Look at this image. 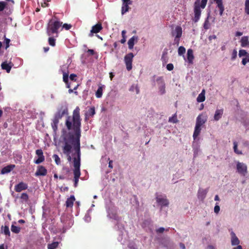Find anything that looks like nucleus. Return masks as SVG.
<instances>
[{"label": "nucleus", "mask_w": 249, "mask_h": 249, "mask_svg": "<svg viewBox=\"0 0 249 249\" xmlns=\"http://www.w3.org/2000/svg\"><path fill=\"white\" fill-rule=\"evenodd\" d=\"M80 108L77 107L72 112V116H68L65 121V125L69 132L68 141L71 142L75 152L80 151V137L82 119L80 115Z\"/></svg>", "instance_id": "obj_1"}, {"label": "nucleus", "mask_w": 249, "mask_h": 249, "mask_svg": "<svg viewBox=\"0 0 249 249\" xmlns=\"http://www.w3.org/2000/svg\"><path fill=\"white\" fill-rule=\"evenodd\" d=\"M62 22L58 19H51L48 23L46 33L48 36H52L55 34V37H58V29L62 26Z\"/></svg>", "instance_id": "obj_2"}, {"label": "nucleus", "mask_w": 249, "mask_h": 249, "mask_svg": "<svg viewBox=\"0 0 249 249\" xmlns=\"http://www.w3.org/2000/svg\"><path fill=\"white\" fill-rule=\"evenodd\" d=\"M76 157L73 158V174H74V186L76 187L77 183L79 180V178L81 175L80 172V160H81V152H75Z\"/></svg>", "instance_id": "obj_3"}, {"label": "nucleus", "mask_w": 249, "mask_h": 249, "mask_svg": "<svg viewBox=\"0 0 249 249\" xmlns=\"http://www.w3.org/2000/svg\"><path fill=\"white\" fill-rule=\"evenodd\" d=\"M208 0H202L200 4V0H196L194 3V18L193 21L197 22L200 17L201 11L200 8L204 9L205 8Z\"/></svg>", "instance_id": "obj_4"}, {"label": "nucleus", "mask_w": 249, "mask_h": 249, "mask_svg": "<svg viewBox=\"0 0 249 249\" xmlns=\"http://www.w3.org/2000/svg\"><path fill=\"white\" fill-rule=\"evenodd\" d=\"M68 113V108L66 106H62L61 108L58 110L55 114L52 123V127L54 131H56L57 129V124L59 123V120L61 119L65 114Z\"/></svg>", "instance_id": "obj_5"}, {"label": "nucleus", "mask_w": 249, "mask_h": 249, "mask_svg": "<svg viewBox=\"0 0 249 249\" xmlns=\"http://www.w3.org/2000/svg\"><path fill=\"white\" fill-rule=\"evenodd\" d=\"M65 143L63 147V152L64 154L67 155V160L69 161H71V157L70 155L71 150L72 148V146L71 144L69 143V141H68L67 138L65 137L64 138Z\"/></svg>", "instance_id": "obj_6"}, {"label": "nucleus", "mask_w": 249, "mask_h": 249, "mask_svg": "<svg viewBox=\"0 0 249 249\" xmlns=\"http://www.w3.org/2000/svg\"><path fill=\"white\" fill-rule=\"evenodd\" d=\"M133 57L134 55L133 53H130L125 55L124 57V60L126 65V69L128 71H130L132 68V63Z\"/></svg>", "instance_id": "obj_7"}, {"label": "nucleus", "mask_w": 249, "mask_h": 249, "mask_svg": "<svg viewBox=\"0 0 249 249\" xmlns=\"http://www.w3.org/2000/svg\"><path fill=\"white\" fill-rule=\"evenodd\" d=\"M156 82H157L159 92L161 95L165 93V84L163 77L160 76L157 78Z\"/></svg>", "instance_id": "obj_8"}, {"label": "nucleus", "mask_w": 249, "mask_h": 249, "mask_svg": "<svg viewBox=\"0 0 249 249\" xmlns=\"http://www.w3.org/2000/svg\"><path fill=\"white\" fill-rule=\"evenodd\" d=\"M236 169L238 173L245 176L248 173L247 166L246 164L238 161L236 164Z\"/></svg>", "instance_id": "obj_9"}, {"label": "nucleus", "mask_w": 249, "mask_h": 249, "mask_svg": "<svg viewBox=\"0 0 249 249\" xmlns=\"http://www.w3.org/2000/svg\"><path fill=\"white\" fill-rule=\"evenodd\" d=\"M156 201L161 206H168L169 205V201L166 196L158 195L156 196Z\"/></svg>", "instance_id": "obj_10"}, {"label": "nucleus", "mask_w": 249, "mask_h": 249, "mask_svg": "<svg viewBox=\"0 0 249 249\" xmlns=\"http://www.w3.org/2000/svg\"><path fill=\"white\" fill-rule=\"evenodd\" d=\"M207 115L202 113L200 114L196 118V124L202 126L207 122Z\"/></svg>", "instance_id": "obj_11"}, {"label": "nucleus", "mask_w": 249, "mask_h": 249, "mask_svg": "<svg viewBox=\"0 0 249 249\" xmlns=\"http://www.w3.org/2000/svg\"><path fill=\"white\" fill-rule=\"evenodd\" d=\"M28 184L23 181L20 182L15 186L14 190L16 192L19 193L25 190L28 188Z\"/></svg>", "instance_id": "obj_12"}, {"label": "nucleus", "mask_w": 249, "mask_h": 249, "mask_svg": "<svg viewBox=\"0 0 249 249\" xmlns=\"http://www.w3.org/2000/svg\"><path fill=\"white\" fill-rule=\"evenodd\" d=\"M36 154L38 156V159L34 162L36 164H39L43 162L45 160V157L43 155V153L42 149H37L36 151Z\"/></svg>", "instance_id": "obj_13"}, {"label": "nucleus", "mask_w": 249, "mask_h": 249, "mask_svg": "<svg viewBox=\"0 0 249 249\" xmlns=\"http://www.w3.org/2000/svg\"><path fill=\"white\" fill-rule=\"evenodd\" d=\"M47 174V170L45 167L42 165H39L37 167V170L35 173V176H45Z\"/></svg>", "instance_id": "obj_14"}, {"label": "nucleus", "mask_w": 249, "mask_h": 249, "mask_svg": "<svg viewBox=\"0 0 249 249\" xmlns=\"http://www.w3.org/2000/svg\"><path fill=\"white\" fill-rule=\"evenodd\" d=\"M103 29V27L101 23H98L92 27L89 36H91L93 33H98Z\"/></svg>", "instance_id": "obj_15"}, {"label": "nucleus", "mask_w": 249, "mask_h": 249, "mask_svg": "<svg viewBox=\"0 0 249 249\" xmlns=\"http://www.w3.org/2000/svg\"><path fill=\"white\" fill-rule=\"evenodd\" d=\"M132 1L130 0H123V6L122 7V14H124L129 10V4H131Z\"/></svg>", "instance_id": "obj_16"}, {"label": "nucleus", "mask_w": 249, "mask_h": 249, "mask_svg": "<svg viewBox=\"0 0 249 249\" xmlns=\"http://www.w3.org/2000/svg\"><path fill=\"white\" fill-rule=\"evenodd\" d=\"M15 168V164H9L2 168L1 170V174H5L10 173Z\"/></svg>", "instance_id": "obj_17"}, {"label": "nucleus", "mask_w": 249, "mask_h": 249, "mask_svg": "<svg viewBox=\"0 0 249 249\" xmlns=\"http://www.w3.org/2000/svg\"><path fill=\"white\" fill-rule=\"evenodd\" d=\"M223 113L224 109L223 108L216 109L213 117L214 120L216 121L219 120L221 118Z\"/></svg>", "instance_id": "obj_18"}, {"label": "nucleus", "mask_w": 249, "mask_h": 249, "mask_svg": "<svg viewBox=\"0 0 249 249\" xmlns=\"http://www.w3.org/2000/svg\"><path fill=\"white\" fill-rule=\"evenodd\" d=\"M231 243L232 246L238 245L240 243L239 240L236 236L234 232L231 231Z\"/></svg>", "instance_id": "obj_19"}, {"label": "nucleus", "mask_w": 249, "mask_h": 249, "mask_svg": "<svg viewBox=\"0 0 249 249\" xmlns=\"http://www.w3.org/2000/svg\"><path fill=\"white\" fill-rule=\"evenodd\" d=\"M215 1L217 4V7L219 9V15L220 16H222L224 11V7L223 4L222 0H215Z\"/></svg>", "instance_id": "obj_20"}, {"label": "nucleus", "mask_w": 249, "mask_h": 249, "mask_svg": "<svg viewBox=\"0 0 249 249\" xmlns=\"http://www.w3.org/2000/svg\"><path fill=\"white\" fill-rule=\"evenodd\" d=\"M201 126H202L198 125V124H196L195 130L193 136L194 140H196V138L198 137V136L199 135L201 130Z\"/></svg>", "instance_id": "obj_21"}, {"label": "nucleus", "mask_w": 249, "mask_h": 249, "mask_svg": "<svg viewBox=\"0 0 249 249\" xmlns=\"http://www.w3.org/2000/svg\"><path fill=\"white\" fill-rule=\"evenodd\" d=\"M75 199L74 196H71L69 198H67L66 202V206L67 208L72 207L73 205V202Z\"/></svg>", "instance_id": "obj_22"}, {"label": "nucleus", "mask_w": 249, "mask_h": 249, "mask_svg": "<svg viewBox=\"0 0 249 249\" xmlns=\"http://www.w3.org/2000/svg\"><path fill=\"white\" fill-rule=\"evenodd\" d=\"M187 59L189 63L192 64L194 59V56L193 54V51L192 49H189L187 51Z\"/></svg>", "instance_id": "obj_23"}, {"label": "nucleus", "mask_w": 249, "mask_h": 249, "mask_svg": "<svg viewBox=\"0 0 249 249\" xmlns=\"http://www.w3.org/2000/svg\"><path fill=\"white\" fill-rule=\"evenodd\" d=\"M205 89H203L201 91V92L198 95L196 101L199 102H203L205 100Z\"/></svg>", "instance_id": "obj_24"}, {"label": "nucleus", "mask_w": 249, "mask_h": 249, "mask_svg": "<svg viewBox=\"0 0 249 249\" xmlns=\"http://www.w3.org/2000/svg\"><path fill=\"white\" fill-rule=\"evenodd\" d=\"M241 45L243 47H245L249 45V37L247 36H244L241 39Z\"/></svg>", "instance_id": "obj_25"}, {"label": "nucleus", "mask_w": 249, "mask_h": 249, "mask_svg": "<svg viewBox=\"0 0 249 249\" xmlns=\"http://www.w3.org/2000/svg\"><path fill=\"white\" fill-rule=\"evenodd\" d=\"M137 39H138L137 36H133L129 39V40L128 41V48L129 49H132L133 48V47H134V45L135 44V42H134L135 40H137Z\"/></svg>", "instance_id": "obj_26"}, {"label": "nucleus", "mask_w": 249, "mask_h": 249, "mask_svg": "<svg viewBox=\"0 0 249 249\" xmlns=\"http://www.w3.org/2000/svg\"><path fill=\"white\" fill-rule=\"evenodd\" d=\"M1 67L3 70H5L8 73L10 72L12 68V67L6 62L2 63Z\"/></svg>", "instance_id": "obj_27"}, {"label": "nucleus", "mask_w": 249, "mask_h": 249, "mask_svg": "<svg viewBox=\"0 0 249 249\" xmlns=\"http://www.w3.org/2000/svg\"><path fill=\"white\" fill-rule=\"evenodd\" d=\"M175 32L176 33V37L180 38L181 36L182 31L180 26H178L175 28Z\"/></svg>", "instance_id": "obj_28"}, {"label": "nucleus", "mask_w": 249, "mask_h": 249, "mask_svg": "<svg viewBox=\"0 0 249 249\" xmlns=\"http://www.w3.org/2000/svg\"><path fill=\"white\" fill-rule=\"evenodd\" d=\"M233 150L234 152L237 155H242L243 153L242 151L238 149V143L236 141L233 142Z\"/></svg>", "instance_id": "obj_29"}, {"label": "nucleus", "mask_w": 249, "mask_h": 249, "mask_svg": "<svg viewBox=\"0 0 249 249\" xmlns=\"http://www.w3.org/2000/svg\"><path fill=\"white\" fill-rule=\"evenodd\" d=\"M1 229V231L5 235L9 237L10 236V232L8 226H2Z\"/></svg>", "instance_id": "obj_30"}, {"label": "nucleus", "mask_w": 249, "mask_h": 249, "mask_svg": "<svg viewBox=\"0 0 249 249\" xmlns=\"http://www.w3.org/2000/svg\"><path fill=\"white\" fill-rule=\"evenodd\" d=\"M207 191L205 190H199L198 192V197L199 198L203 199L207 194Z\"/></svg>", "instance_id": "obj_31"}, {"label": "nucleus", "mask_w": 249, "mask_h": 249, "mask_svg": "<svg viewBox=\"0 0 249 249\" xmlns=\"http://www.w3.org/2000/svg\"><path fill=\"white\" fill-rule=\"evenodd\" d=\"M59 243L58 242H53L51 244L48 245V249H55L58 246Z\"/></svg>", "instance_id": "obj_32"}, {"label": "nucleus", "mask_w": 249, "mask_h": 249, "mask_svg": "<svg viewBox=\"0 0 249 249\" xmlns=\"http://www.w3.org/2000/svg\"><path fill=\"white\" fill-rule=\"evenodd\" d=\"M11 231L15 233H18L20 231V228L12 224L11 228Z\"/></svg>", "instance_id": "obj_33"}, {"label": "nucleus", "mask_w": 249, "mask_h": 249, "mask_svg": "<svg viewBox=\"0 0 249 249\" xmlns=\"http://www.w3.org/2000/svg\"><path fill=\"white\" fill-rule=\"evenodd\" d=\"M103 94V89L102 87H99L96 92V97L97 98H101Z\"/></svg>", "instance_id": "obj_34"}, {"label": "nucleus", "mask_w": 249, "mask_h": 249, "mask_svg": "<svg viewBox=\"0 0 249 249\" xmlns=\"http://www.w3.org/2000/svg\"><path fill=\"white\" fill-rule=\"evenodd\" d=\"M63 81L67 85V88H70V86L68 85L69 75L68 73L64 72L63 76Z\"/></svg>", "instance_id": "obj_35"}, {"label": "nucleus", "mask_w": 249, "mask_h": 249, "mask_svg": "<svg viewBox=\"0 0 249 249\" xmlns=\"http://www.w3.org/2000/svg\"><path fill=\"white\" fill-rule=\"evenodd\" d=\"M168 121L170 123H177L178 120L176 114H174L172 117H170Z\"/></svg>", "instance_id": "obj_36"}, {"label": "nucleus", "mask_w": 249, "mask_h": 249, "mask_svg": "<svg viewBox=\"0 0 249 249\" xmlns=\"http://www.w3.org/2000/svg\"><path fill=\"white\" fill-rule=\"evenodd\" d=\"M48 39V42L50 45L54 47L55 45V39L51 36Z\"/></svg>", "instance_id": "obj_37"}, {"label": "nucleus", "mask_w": 249, "mask_h": 249, "mask_svg": "<svg viewBox=\"0 0 249 249\" xmlns=\"http://www.w3.org/2000/svg\"><path fill=\"white\" fill-rule=\"evenodd\" d=\"M53 159H54L56 164L57 165H59L61 163V160L59 156L56 154H54L53 156Z\"/></svg>", "instance_id": "obj_38"}, {"label": "nucleus", "mask_w": 249, "mask_h": 249, "mask_svg": "<svg viewBox=\"0 0 249 249\" xmlns=\"http://www.w3.org/2000/svg\"><path fill=\"white\" fill-rule=\"evenodd\" d=\"M186 52L185 48L183 46H180L178 49V54L179 55H182L185 53Z\"/></svg>", "instance_id": "obj_39"}, {"label": "nucleus", "mask_w": 249, "mask_h": 249, "mask_svg": "<svg viewBox=\"0 0 249 249\" xmlns=\"http://www.w3.org/2000/svg\"><path fill=\"white\" fill-rule=\"evenodd\" d=\"M249 54L245 50H240L239 52V56L242 57L243 56H248Z\"/></svg>", "instance_id": "obj_40"}, {"label": "nucleus", "mask_w": 249, "mask_h": 249, "mask_svg": "<svg viewBox=\"0 0 249 249\" xmlns=\"http://www.w3.org/2000/svg\"><path fill=\"white\" fill-rule=\"evenodd\" d=\"M20 198L25 202H27L29 199V196L27 193H23L21 194Z\"/></svg>", "instance_id": "obj_41"}, {"label": "nucleus", "mask_w": 249, "mask_h": 249, "mask_svg": "<svg viewBox=\"0 0 249 249\" xmlns=\"http://www.w3.org/2000/svg\"><path fill=\"white\" fill-rule=\"evenodd\" d=\"M125 34H126V31L125 30H123L122 31V36L123 38L120 40V42L122 44L124 43L125 42V41H126Z\"/></svg>", "instance_id": "obj_42"}, {"label": "nucleus", "mask_w": 249, "mask_h": 249, "mask_svg": "<svg viewBox=\"0 0 249 249\" xmlns=\"http://www.w3.org/2000/svg\"><path fill=\"white\" fill-rule=\"evenodd\" d=\"M88 113L89 116L92 117L95 114V107H90L89 109Z\"/></svg>", "instance_id": "obj_43"}, {"label": "nucleus", "mask_w": 249, "mask_h": 249, "mask_svg": "<svg viewBox=\"0 0 249 249\" xmlns=\"http://www.w3.org/2000/svg\"><path fill=\"white\" fill-rule=\"evenodd\" d=\"M245 11L247 14L249 15V0H246Z\"/></svg>", "instance_id": "obj_44"}, {"label": "nucleus", "mask_w": 249, "mask_h": 249, "mask_svg": "<svg viewBox=\"0 0 249 249\" xmlns=\"http://www.w3.org/2000/svg\"><path fill=\"white\" fill-rule=\"evenodd\" d=\"M237 52L235 49H234L231 53V60H234L237 57Z\"/></svg>", "instance_id": "obj_45"}, {"label": "nucleus", "mask_w": 249, "mask_h": 249, "mask_svg": "<svg viewBox=\"0 0 249 249\" xmlns=\"http://www.w3.org/2000/svg\"><path fill=\"white\" fill-rule=\"evenodd\" d=\"M6 3L4 1H0V12L2 11L5 8Z\"/></svg>", "instance_id": "obj_46"}, {"label": "nucleus", "mask_w": 249, "mask_h": 249, "mask_svg": "<svg viewBox=\"0 0 249 249\" xmlns=\"http://www.w3.org/2000/svg\"><path fill=\"white\" fill-rule=\"evenodd\" d=\"M249 62V55L248 56H246L245 58H243L242 60V64L243 65H246L247 62Z\"/></svg>", "instance_id": "obj_47"}, {"label": "nucleus", "mask_w": 249, "mask_h": 249, "mask_svg": "<svg viewBox=\"0 0 249 249\" xmlns=\"http://www.w3.org/2000/svg\"><path fill=\"white\" fill-rule=\"evenodd\" d=\"M62 26L63 28H64L67 30L70 29L72 27L71 24H68L67 23H65L63 25H62Z\"/></svg>", "instance_id": "obj_48"}, {"label": "nucleus", "mask_w": 249, "mask_h": 249, "mask_svg": "<svg viewBox=\"0 0 249 249\" xmlns=\"http://www.w3.org/2000/svg\"><path fill=\"white\" fill-rule=\"evenodd\" d=\"M220 211V207L219 206V205H218V203H216V205L215 206H214V212L215 213H218Z\"/></svg>", "instance_id": "obj_49"}, {"label": "nucleus", "mask_w": 249, "mask_h": 249, "mask_svg": "<svg viewBox=\"0 0 249 249\" xmlns=\"http://www.w3.org/2000/svg\"><path fill=\"white\" fill-rule=\"evenodd\" d=\"M166 68L168 71H172L174 69V66L172 63L168 64L166 66Z\"/></svg>", "instance_id": "obj_50"}, {"label": "nucleus", "mask_w": 249, "mask_h": 249, "mask_svg": "<svg viewBox=\"0 0 249 249\" xmlns=\"http://www.w3.org/2000/svg\"><path fill=\"white\" fill-rule=\"evenodd\" d=\"M209 21L208 20V18L205 21L204 24V28L205 29H209Z\"/></svg>", "instance_id": "obj_51"}, {"label": "nucleus", "mask_w": 249, "mask_h": 249, "mask_svg": "<svg viewBox=\"0 0 249 249\" xmlns=\"http://www.w3.org/2000/svg\"><path fill=\"white\" fill-rule=\"evenodd\" d=\"M10 42V40L8 38H5V43L6 44L5 49H7L9 47V43Z\"/></svg>", "instance_id": "obj_52"}, {"label": "nucleus", "mask_w": 249, "mask_h": 249, "mask_svg": "<svg viewBox=\"0 0 249 249\" xmlns=\"http://www.w3.org/2000/svg\"><path fill=\"white\" fill-rule=\"evenodd\" d=\"M77 77V75L75 74H71L70 76V79L72 81H76L75 78Z\"/></svg>", "instance_id": "obj_53"}, {"label": "nucleus", "mask_w": 249, "mask_h": 249, "mask_svg": "<svg viewBox=\"0 0 249 249\" xmlns=\"http://www.w3.org/2000/svg\"><path fill=\"white\" fill-rule=\"evenodd\" d=\"M165 229L164 228L160 227L157 230V232L158 233H162L164 232Z\"/></svg>", "instance_id": "obj_54"}, {"label": "nucleus", "mask_w": 249, "mask_h": 249, "mask_svg": "<svg viewBox=\"0 0 249 249\" xmlns=\"http://www.w3.org/2000/svg\"><path fill=\"white\" fill-rule=\"evenodd\" d=\"M179 38H177V37H175L174 39V43L175 44H176L177 46H178L179 43Z\"/></svg>", "instance_id": "obj_55"}, {"label": "nucleus", "mask_w": 249, "mask_h": 249, "mask_svg": "<svg viewBox=\"0 0 249 249\" xmlns=\"http://www.w3.org/2000/svg\"><path fill=\"white\" fill-rule=\"evenodd\" d=\"M243 145L245 147H247L249 148V142L248 141H246L243 142Z\"/></svg>", "instance_id": "obj_56"}, {"label": "nucleus", "mask_w": 249, "mask_h": 249, "mask_svg": "<svg viewBox=\"0 0 249 249\" xmlns=\"http://www.w3.org/2000/svg\"><path fill=\"white\" fill-rule=\"evenodd\" d=\"M88 52L90 54L93 55L94 54V51L92 49H89L88 50Z\"/></svg>", "instance_id": "obj_57"}, {"label": "nucleus", "mask_w": 249, "mask_h": 249, "mask_svg": "<svg viewBox=\"0 0 249 249\" xmlns=\"http://www.w3.org/2000/svg\"><path fill=\"white\" fill-rule=\"evenodd\" d=\"M216 36L215 35H213V36H210L209 37V40H212V39H216Z\"/></svg>", "instance_id": "obj_58"}, {"label": "nucleus", "mask_w": 249, "mask_h": 249, "mask_svg": "<svg viewBox=\"0 0 249 249\" xmlns=\"http://www.w3.org/2000/svg\"><path fill=\"white\" fill-rule=\"evenodd\" d=\"M242 35H243V33L242 32H236V33L235 34V36H241Z\"/></svg>", "instance_id": "obj_59"}, {"label": "nucleus", "mask_w": 249, "mask_h": 249, "mask_svg": "<svg viewBox=\"0 0 249 249\" xmlns=\"http://www.w3.org/2000/svg\"><path fill=\"white\" fill-rule=\"evenodd\" d=\"M108 167L109 168H113L112 161V160L109 161V164H108Z\"/></svg>", "instance_id": "obj_60"}, {"label": "nucleus", "mask_w": 249, "mask_h": 249, "mask_svg": "<svg viewBox=\"0 0 249 249\" xmlns=\"http://www.w3.org/2000/svg\"><path fill=\"white\" fill-rule=\"evenodd\" d=\"M50 48L49 47H44L43 50L45 53L47 52L49 50Z\"/></svg>", "instance_id": "obj_61"}, {"label": "nucleus", "mask_w": 249, "mask_h": 249, "mask_svg": "<svg viewBox=\"0 0 249 249\" xmlns=\"http://www.w3.org/2000/svg\"><path fill=\"white\" fill-rule=\"evenodd\" d=\"M179 246L182 249H185V245L183 243H180Z\"/></svg>", "instance_id": "obj_62"}, {"label": "nucleus", "mask_w": 249, "mask_h": 249, "mask_svg": "<svg viewBox=\"0 0 249 249\" xmlns=\"http://www.w3.org/2000/svg\"><path fill=\"white\" fill-rule=\"evenodd\" d=\"M0 249H7V248H5L4 244H1L0 245Z\"/></svg>", "instance_id": "obj_63"}, {"label": "nucleus", "mask_w": 249, "mask_h": 249, "mask_svg": "<svg viewBox=\"0 0 249 249\" xmlns=\"http://www.w3.org/2000/svg\"><path fill=\"white\" fill-rule=\"evenodd\" d=\"M233 249H242L241 246L238 245L237 247L234 248Z\"/></svg>", "instance_id": "obj_64"}]
</instances>
